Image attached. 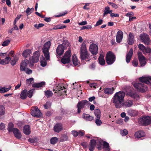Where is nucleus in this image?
I'll use <instances>...</instances> for the list:
<instances>
[{"instance_id":"1","label":"nucleus","mask_w":151,"mask_h":151,"mask_svg":"<svg viewBox=\"0 0 151 151\" xmlns=\"http://www.w3.org/2000/svg\"><path fill=\"white\" fill-rule=\"evenodd\" d=\"M139 80L142 83H135L133 86L139 91L144 92L147 90V88L143 83L150 84L151 83V77L149 76H145L140 78Z\"/></svg>"},{"instance_id":"2","label":"nucleus","mask_w":151,"mask_h":151,"mask_svg":"<svg viewBox=\"0 0 151 151\" xmlns=\"http://www.w3.org/2000/svg\"><path fill=\"white\" fill-rule=\"evenodd\" d=\"M125 96V93L122 91H119L115 94L113 97V102L116 108H120L122 107Z\"/></svg>"},{"instance_id":"3","label":"nucleus","mask_w":151,"mask_h":151,"mask_svg":"<svg viewBox=\"0 0 151 151\" xmlns=\"http://www.w3.org/2000/svg\"><path fill=\"white\" fill-rule=\"evenodd\" d=\"M80 56L81 60H88L89 58V54L87 51L86 44L83 42L80 47Z\"/></svg>"},{"instance_id":"4","label":"nucleus","mask_w":151,"mask_h":151,"mask_svg":"<svg viewBox=\"0 0 151 151\" xmlns=\"http://www.w3.org/2000/svg\"><path fill=\"white\" fill-rule=\"evenodd\" d=\"M51 45L50 42L49 41H48L44 44L42 49L44 56L47 60H50V55L49 50Z\"/></svg>"},{"instance_id":"5","label":"nucleus","mask_w":151,"mask_h":151,"mask_svg":"<svg viewBox=\"0 0 151 151\" xmlns=\"http://www.w3.org/2000/svg\"><path fill=\"white\" fill-rule=\"evenodd\" d=\"M69 43L67 41L64 40L62 44L58 45L56 50L57 55H62L64 52L65 48L69 46Z\"/></svg>"},{"instance_id":"6","label":"nucleus","mask_w":151,"mask_h":151,"mask_svg":"<svg viewBox=\"0 0 151 151\" xmlns=\"http://www.w3.org/2000/svg\"><path fill=\"white\" fill-rule=\"evenodd\" d=\"M115 56L112 52H109L106 55V60L108 65L112 64L115 61Z\"/></svg>"},{"instance_id":"7","label":"nucleus","mask_w":151,"mask_h":151,"mask_svg":"<svg viewBox=\"0 0 151 151\" xmlns=\"http://www.w3.org/2000/svg\"><path fill=\"white\" fill-rule=\"evenodd\" d=\"M139 122L143 125H147L151 124V117L148 116H144L139 119Z\"/></svg>"},{"instance_id":"8","label":"nucleus","mask_w":151,"mask_h":151,"mask_svg":"<svg viewBox=\"0 0 151 151\" xmlns=\"http://www.w3.org/2000/svg\"><path fill=\"white\" fill-rule=\"evenodd\" d=\"M31 113L32 116L37 118L41 117L42 114L40 110L37 107H32L31 109Z\"/></svg>"},{"instance_id":"9","label":"nucleus","mask_w":151,"mask_h":151,"mask_svg":"<svg viewBox=\"0 0 151 151\" xmlns=\"http://www.w3.org/2000/svg\"><path fill=\"white\" fill-rule=\"evenodd\" d=\"M71 51L70 50L66 51L64 54V56L61 59V62L63 64L69 63L70 61L71 56Z\"/></svg>"},{"instance_id":"10","label":"nucleus","mask_w":151,"mask_h":151,"mask_svg":"<svg viewBox=\"0 0 151 151\" xmlns=\"http://www.w3.org/2000/svg\"><path fill=\"white\" fill-rule=\"evenodd\" d=\"M140 40L145 44L148 45L150 43V40L148 35L144 33L141 34L139 36Z\"/></svg>"},{"instance_id":"11","label":"nucleus","mask_w":151,"mask_h":151,"mask_svg":"<svg viewBox=\"0 0 151 151\" xmlns=\"http://www.w3.org/2000/svg\"><path fill=\"white\" fill-rule=\"evenodd\" d=\"M89 101L86 100H83L79 102L77 105L78 108V113H79L80 112L81 109L84 107L85 105H88L90 104Z\"/></svg>"},{"instance_id":"12","label":"nucleus","mask_w":151,"mask_h":151,"mask_svg":"<svg viewBox=\"0 0 151 151\" xmlns=\"http://www.w3.org/2000/svg\"><path fill=\"white\" fill-rule=\"evenodd\" d=\"M40 55V53L39 51H36L33 54L32 59H29L30 61L33 63L37 62L39 60Z\"/></svg>"},{"instance_id":"13","label":"nucleus","mask_w":151,"mask_h":151,"mask_svg":"<svg viewBox=\"0 0 151 151\" xmlns=\"http://www.w3.org/2000/svg\"><path fill=\"white\" fill-rule=\"evenodd\" d=\"M98 47L96 44L92 43L90 45L89 50L92 54L96 55L98 53Z\"/></svg>"},{"instance_id":"14","label":"nucleus","mask_w":151,"mask_h":151,"mask_svg":"<svg viewBox=\"0 0 151 151\" xmlns=\"http://www.w3.org/2000/svg\"><path fill=\"white\" fill-rule=\"evenodd\" d=\"M139 49L142 51L145 54L151 53V49L149 47L146 48L144 45L139 44L138 45Z\"/></svg>"},{"instance_id":"15","label":"nucleus","mask_w":151,"mask_h":151,"mask_svg":"<svg viewBox=\"0 0 151 151\" xmlns=\"http://www.w3.org/2000/svg\"><path fill=\"white\" fill-rule=\"evenodd\" d=\"M138 58L140 63V64L142 66H143L146 63V58L142 55V53L138 52Z\"/></svg>"},{"instance_id":"16","label":"nucleus","mask_w":151,"mask_h":151,"mask_svg":"<svg viewBox=\"0 0 151 151\" xmlns=\"http://www.w3.org/2000/svg\"><path fill=\"white\" fill-rule=\"evenodd\" d=\"M29 63L28 60L26 59L22 61L20 64V68L21 70H25L27 68V64Z\"/></svg>"},{"instance_id":"17","label":"nucleus","mask_w":151,"mask_h":151,"mask_svg":"<svg viewBox=\"0 0 151 151\" xmlns=\"http://www.w3.org/2000/svg\"><path fill=\"white\" fill-rule=\"evenodd\" d=\"M122 104V107L123 106L127 108L131 107L133 104V101L129 99L123 102Z\"/></svg>"},{"instance_id":"18","label":"nucleus","mask_w":151,"mask_h":151,"mask_svg":"<svg viewBox=\"0 0 151 151\" xmlns=\"http://www.w3.org/2000/svg\"><path fill=\"white\" fill-rule=\"evenodd\" d=\"M64 89L65 88L64 87H62L58 85L56 87L55 91V93H58L59 95H61L62 94L63 92H65V91L64 90Z\"/></svg>"},{"instance_id":"19","label":"nucleus","mask_w":151,"mask_h":151,"mask_svg":"<svg viewBox=\"0 0 151 151\" xmlns=\"http://www.w3.org/2000/svg\"><path fill=\"white\" fill-rule=\"evenodd\" d=\"M123 33L122 31L121 30L118 31L117 32L116 36V41L118 43H120L122 41Z\"/></svg>"},{"instance_id":"20","label":"nucleus","mask_w":151,"mask_h":151,"mask_svg":"<svg viewBox=\"0 0 151 151\" xmlns=\"http://www.w3.org/2000/svg\"><path fill=\"white\" fill-rule=\"evenodd\" d=\"M16 137L18 139H20L22 137V134L20 132L17 128H13L12 131Z\"/></svg>"},{"instance_id":"21","label":"nucleus","mask_w":151,"mask_h":151,"mask_svg":"<svg viewBox=\"0 0 151 151\" xmlns=\"http://www.w3.org/2000/svg\"><path fill=\"white\" fill-rule=\"evenodd\" d=\"M133 54V50L132 49H131L126 55V60L127 63H128L130 62Z\"/></svg>"},{"instance_id":"22","label":"nucleus","mask_w":151,"mask_h":151,"mask_svg":"<svg viewBox=\"0 0 151 151\" xmlns=\"http://www.w3.org/2000/svg\"><path fill=\"white\" fill-rule=\"evenodd\" d=\"M62 129V125L60 123L57 124L54 127V130L56 132H59Z\"/></svg>"},{"instance_id":"23","label":"nucleus","mask_w":151,"mask_h":151,"mask_svg":"<svg viewBox=\"0 0 151 151\" xmlns=\"http://www.w3.org/2000/svg\"><path fill=\"white\" fill-rule=\"evenodd\" d=\"M127 94L131 97L134 99L136 100H138L139 99V95L135 92L133 91H131L128 92Z\"/></svg>"},{"instance_id":"24","label":"nucleus","mask_w":151,"mask_h":151,"mask_svg":"<svg viewBox=\"0 0 151 151\" xmlns=\"http://www.w3.org/2000/svg\"><path fill=\"white\" fill-rule=\"evenodd\" d=\"M32 53L30 50L27 49L23 51L22 55L25 58H27L31 55Z\"/></svg>"},{"instance_id":"25","label":"nucleus","mask_w":151,"mask_h":151,"mask_svg":"<svg viewBox=\"0 0 151 151\" xmlns=\"http://www.w3.org/2000/svg\"><path fill=\"white\" fill-rule=\"evenodd\" d=\"M96 142L95 139H92L90 141L89 146V149L90 151H93L96 145Z\"/></svg>"},{"instance_id":"26","label":"nucleus","mask_w":151,"mask_h":151,"mask_svg":"<svg viewBox=\"0 0 151 151\" xmlns=\"http://www.w3.org/2000/svg\"><path fill=\"white\" fill-rule=\"evenodd\" d=\"M145 132L142 131H138L134 134L135 137L137 138H139L145 136Z\"/></svg>"},{"instance_id":"27","label":"nucleus","mask_w":151,"mask_h":151,"mask_svg":"<svg viewBox=\"0 0 151 151\" xmlns=\"http://www.w3.org/2000/svg\"><path fill=\"white\" fill-rule=\"evenodd\" d=\"M28 96L27 91L24 89L21 91L20 95V98L22 99H24L26 98Z\"/></svg>"},{"instance_id":"28","label":"nucleus","mask_w":151,"mask_h":151,"mask_svg":"<svg viewBox=\"0 0 151 151\" xmlns=\"http://www.w3.org/2000/svg\"><path fill=\"white\" fill-rule=\"evenodd\" d=\"M127 113L128 115L131 116H134L138 114L137 111L131 109L128 110Z\"/></svg>"},{"instance_id":"29","label":"nucleus","mask_w":151,"mask_h":151,"mask_svg":"<svg viewBox=\"0 0 151 151\" xmlns=\"http://www.w3.org/2000/svg\"><path fill=\"white\" fill-rule=\"evenodd\" d=\"M134 41V36L133 34L132 33H130L129 34V38L128 39V43L129 45H132Z\"/></svg>"},{"instance_id":"30","label":"nucleus","mask_w":151,"mask_h":151,"mask_svg":"<svg viewBox=\"0 0 151 151\" xmlns=\"http://www.w3.org/2000/svg\"><path fill=\"white\" fill-rule=\"evenodd\" d=\"M23 131L25 134L29 135L31 132L29 126L28 125L25 126L23 127Z\"/></svg>"},{"instance_id":"31","label":"nucleus","mask_w":151,"mask_h":151,"mask_svg":"<svg viewBox=\"0 0 151 151\" xmlns=\"http://www.w3.org/2000/svg\"><path fill=\"white\" fill-rule=\"evenodd\" d=\"M83 117L87 121H91L93 119V117L90 116L89 115L86 114H83Z\"/></svg>"},{"instance_id":"32","label":"nucleus","mask_w":151,"mask_h":151,"mask_svg":"<svg viewBox=\"0 0 151 151\" xmlns=\"http://www.w3.org/2000/svg\"><path fill=\"white\" fill-rule=\"evenodd\" d=\"M72 61L73 64L75 66L78 65L80 63L79 61L75 55L72 56Z\"/></svg>"},{"instance_id":"33","label":"nucleus","mask_w":151,"mask_h":151,"mask_svg":"<svg viewBox=\"0 0 151 151\" xmlns=\"http://www.w3.org/2000/svg\"><path fill=\"white\" fill-rule=\"evenodd\" d=\"M45 84V82H42L38 83H34L32 85V86L35 88H40L44 86Z\"/></svg>"},{"instance_id":"34","label":"nucleus","mask_w":151,"mask_h":151,"mask_svg":"<svg viewBox=\"0 0 151 151\" xmlns=\"http://www.w3.org/2000/svg\"><path fill=\"white\" fill-rule=\"evenodd\" d=\"M112 12V11L110 9V8L109 6H106L105 7L104 11L103 16H105L108 14H110Z\"/></svg>"},{"instance_id":"35","label":"nucleus","mask_w":151,"mask_h":151,"mask_svg":"<svg viewBox=\"0 0 151 151\" xmlns=\"http://www.w3.org/2000/svg\"><path fill=\"white\" fill-rule=\"evenodd\" d=\"M47 60L43 56L40 58V63L42 67H45L47 65Z\"/></svg>"},{"instance_id":"36","label":"nucleus","mask_w":151,"mask_h":151,"mask_svg":"<svg viewBox=\"0 0 151 151\" xmlns=\"http://www.w3.org/2000/svg\"><path fill=\"white\" fill-rule=\"evenodd\" d=\"M114 89L113 88H107L104 90V93L107 94H111L113 93Z\"/></svg>"},{"instance_id":"37","label":"nucleus","mask_w":151,"mask_h":151,"mask_svg":"<svg viewBox=\"0 0 151 151\" xmlns=\"http://www.w3.org/2000/svg\"><path fill=\"white\" fill-rule=\"evenodd\" d=\"M99 61L100 64L103 65L104 64L105 61L104 59V56L102 55H101L99 58Z\"/></svg>"},{"instance_id":"38","label":"nucleus","mask_w":151,"mask_h":151,"mask_svg":"<svg viewBox=\"0 0 151 151\" xmlns=\"http://www.w3.org/2000/svg\"><path fill=\"white\" fill-rule=\"evenodd\" d=\"M11 87L10 86L9 88H6L4 87L0 86V92L1 93H4L8 91Z\"/></svg>"},{"instance_id":"39","label":"nucleus","mask_w":151,"mask_h":151,"mask_svg":"<svg viewBox=\"0 0 151 151\" xmlns=\"http://www.w3.org/2000/svg\"><path fill=\"white\" fill-rule=\"evenodd\" d=\"M5 114V107L2 105H0V116L4 115Z\"/></svg>"},{"instance_id":"40","label":"nucleus","mask_w":151,"mask_h":151,"mask_svg":"<svg viewBox=\"0 0 151 151\" xmlns=\"http://www.w3.org/2000/svg\"><path fill=\"white\" fill-rule=\"evenodd\" d=\"M94 114L95 116L97 117V118L100 119L101 116V113L99 109H95L94 111Z\"/></svg>"},{"instance_id":"41","label":"nucleus","mask_w":151,"mask_h":151,"mask_svg":"<svg viewBox=\"0 0 151 151\" xmlns=\"http://www.w3.org/2000/svg\"><path fill=\"white\" fill-rule=\"evenodd\" d=\"M11 58L9 56H8L4 59H3L4 65L7 64L9 63V62L11 60Z\"/></svg>"},{"instance_id":"42","label":"nucleus","mask_w":151,"mask_h":151,"mask_svg":"<svg viewBox=\"0 0 151 151\" xmlns=\"http://www.w3.org/2000/svg\"><path fill=\"white\" fill-rule=\"evenodd\" d=\"M14 125L11 122L9 123L8 124V130L9 132H12L13 131Z\"/></svg>"},{"instance_id":"43","label":"nucleus","mask_w":151,"mask_h":151,"mask_svg":"<svg viewBox=\"0 0 151 151\" xmlns=\"http://www.w3.org/2000/svg\"><path fill=\"white\" fill-rule=\"evenodd\" d=\"M58 140V139L56 137H54L52 138L50 141L51 144H56Z\"/></svg>"},{"instance_id":"44","label":"nucleus","mask_w":151,"mask_h":151,"mask_svg":"<svg viewBox=\"0 0 151 151\" xmlns=\"http://www.w3.org/2000/svg\"><path fill=\"white\" fill-rule=\"evenodd\" d=\"M65 25L61 26L60 25H58L55 26L53 28V29H57L65 28L66 27Z\"/></svg>"},{"instance_id":"45","label":"nucleus","mask_w":151,"mask_h":151,"mask_svg":"<svg viewBox=\"0 0 151 151\" xmlns=\"http://www.w3.org/2000/svg\"><path fill=\"white\" fill-rule=\"evenodd\" d=\"M45 95L47 98L53 95V93L52 91L50 90H47L45 92Z\"/></svg>"},{"instance_id":"46","label":"nucleus","mask_w":151,"mask_h":151,"mask_svg":"<svg viewBox=\"0 0 151 151\" xmlns=\"http://www.w3.org/2000/svg\"><path fill=\"white\" fill-rule=\"evenodd\" d=\"M34 11L33 8H30L29 7L27 8L25 12L27 15L30 14L33 12Z\"/></svg>"},{"instance_id":"47","label":"nucleus","mask_w":151,"mask_h":151,"mask_svg":"<svg viewBox=\"0 0 151 151\" xmlns=\"http://www.w3.org/2000/svg\"><path fill=\"white\" fill-rule=\"evenodd\" d=\"M103 146L104 148L107 151L109 150V144L108 143L104 142H103Z\"/></svg>"},{"instance_id":"48","label":"nucleus","mask_w":151,"mask_h":151,"mask_svg":"<svg viewBox=\"0 0 151 151\" xmlns=\"http://www.w3.org/2000/svg\"><path fill=\"white\" fill-rule=\"evenodd\" d=\"M13 58V59L10 62L11 64L13 66L16 64V63L18 59V58H17L16 56H15Z\"/></svg>"},{"instance_id":"49","label":"nucleus","mask_w":151,"mask_h":151,"mask_svg":"<svg viewBox=\"0 0 151 151\" xmlns=\"http://www.w3.org/2000/svg\"><path fill=\"white\" fill-rule=\"evenodd\" d=\"M68 136L66 135H63L60 137L61 141H65L68 140Z\"/></svg>"},{"instance_id":"50","label":"nucleus","mask_w":151,"mask_h":151,"mask_svg":"<svg viewBox=\"0 0 151 151\" xmlns=\"http://www.w3.org/2000/svg\"><path fill=\"white\" fill-rule=\"evenodd\" d=\"M10 42V40H6L3 42V43L2 44V45L4 47L7 46L9 44Z\"/></svg>"},{"instance_id":"51","label":"nucleus","mask_w":151,"mask_h":151,"mask_svg":"<svg viewBox=\"0 0 151 151\" xmlns=\"http://www.w3.org/2000/svg\"><path fill=\"white\" fill-rule=\"evenodd\" d=\"M120 133L121 135L123 136H125L128 133V131L126 129H124L123 130H121L120 131Z\"/></svg>"},{"instance_id":"52","label":"nucleus","mask_w":151,"mask_h":151,"mask_svg":"<svg viewBox=\"0 0 151 151\" xmlns=\"http://www.w3.org/2000/svg\"><path fill=\"white\" fill-rule=\"evenodd\" d=\"M92 26L91 25H88L86 26H83L81 28V30H83L85 29H91L92 28Z\"/></svg>"},{"instance_id":"53","label":"nucleus","mask_w":151,"mask_h":151,"mask_svg":"<svg viewBox=\"0 0 151 151\" xmlns=\"http://www.w3.org/2000/svg\"><path fill=\"white\" fill-rule=\"evenodd\" d=\"M100 119L98 118V119H96L95 120V123L97 126H100L102 123Z\"/></svg>"},{"instance_id":"54","label":"nucleus","mask_w":151,"mask_h":151,"mask_svg":"<svg viewBox=\"0 0 151 151\" xmlns=\"http://www.w3.org/2000/svg\"><path fill=\"white\" fill-rule=\"evenodd\" d=\"M44 24L42 23H40L38 24H35L34 25V27L37 29H39L40 28L43 27Z\"/></svg>"},{"instance_id":"55","label":"nucleus","mask_w":151,"mask_h":151,"mask_svg":"<svg viewBox=\"0 0 151 151\" xmlns=\"http://www.w3.org/2000/svg\"><path fill=\"white\" fill-rule=\"evenodd\" d=\"M34 90V89L29 90L28 93V95L29 97L31 98L33 95V92Z\"/></svg>"},{"instance_id":"56","label":"nucleus","mask_w":151,"mask_h":151,"mask_svg":"<svg viewBox=\"0 0 151 151\" xmlns=\"http://www.w3.org/2000/svg\"><path fill=\"white\" fill-rule=\"evenodd\" d=\"M132 65L134 66H137L138 64V62L137 60L136 59H134L132 61Z\"/></svg>"},{"instance_id":"57","label":"nucleus","mask_w":151,"mask_h":151,"mask_svg":"<svg viewBox=\"0 0 151 151\" xmlns=\"http://www.w3.org/2000/svg\"><path fill=\"white\" fill-rule=\"evenodd\" d=\"M103 21L102 19H99L97 22L95 26L96 27L102 24Z\"/></svg>"},{"instance_id":"58","label":"nucleus","mask_w":151,"mask_h":151,"mask_svg":"<svg viewBox=\"0 0 151 151\" xmlns=\"http://www.w3.org/2000/svg\"><path fill=\"white\" fill-rule=\"evenodd\" d=\"M34 81V79L33 78H30L27 80V83L28 84H30L32 82Z\"/></svg>"},{"instance_id":"59","label":"nucleus","mask_w":151,"mask_h":151,"mask_svg":"<svg viewBox=\"0 0 151 151\" xmlns=\"http://www.w3.org/2000/svg\"><path fill=\"white\" fill-rule=\"evenodd\" d=\"M71 133L74 137H76L78 135V132L76 131H72Z\"/></svg>"},{"instance_id":"60","label":"nucleus","mask_w":151,"mask_h":151,"mask_svg":"<svg viewBox=\"0 0 151 151\" xmlns=\"http://www.w3.org/2000/svg\"><path fill=\"white\" fill-rule=\"evenodd\" d=\"M25 72L26 73L28 74H30L32 73V71L30 69H29L27 68L26 69V70H24Z\"/></svg>"},{"instance_id":"61","label":"nucleus","mask_w":151,"mask_h":151,"mask_svg":"<svg viewBox=\"0 0 151 151\" xmlns=\"http://www.w3.org/2000/svg\"><path fill=\"white\" fill-rule=\"evenodd\" d=\"M28 142L31 143H33L36 142V139L35 138H30L28 140Z\"/></svg>"},{"instance_id":"62","label":"nucleus","mask_w":151,"mask_h":151,"mask_svg":"<svg viewBox=\"0 0 151 151\" xmlns=\"http://www.w3.org/2000/svg\"><path fill=\"white\" fill-rule=\"evenodd\" d=\"M110 16L111 17H119V15L118 14H114L112 12L110 14Z\"/></svg>"},{"instance_id":"63","label":"nucleus","mask_w":151,"mask_h":151,"mask_svg":"<svg viewBox=\"0 0 151 151\" xmlns=\"http://www.w3.org/2000/svg\"><path fill=\"white\" fill-rule=\"evenodd\" d=\"M5 125L3 123H1L0 124V129L1 130H3L5 128Z\"/></svg>"},{"instance_id":"64","label":"nucleus","mask_w":151,"mask_h":151,"mask_svg":"<svg viewBox=\"0 0 151 151\" xmlns=\"http://www.w3.org/2000/svg\"><path fill=\"white\" fill-rule=\"evenodd\" d=\"M87 24V22L86 21H83L78 23V24L80 25H84Z\"/></svg>"}]
</instances>
